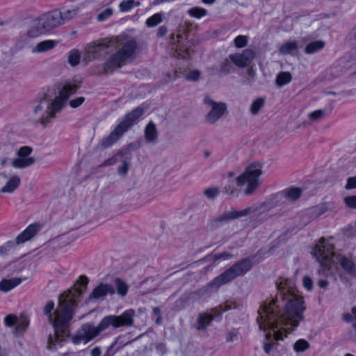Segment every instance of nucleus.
Returning a JSON list of instances; mask_svg holds the SVG:
<instances>
[{"instance_id": "f03ea898", "label": "nucleus", "mask_w": 356, "mask_h": 356, "mask_svg": "<svg viewBox=\"0 0 356 356\" xmlns=\"http://www.w3.org/2000/svg\"><path fill=\"white\" fill-rule=\"evenodd\" d=\"M88 283L87 277L81 275L71 289L59 296L56 309L53 301H49L44 306L43 313L54 327L56 341L61 342L70 335L68 327L77 307L76 299L84 293Z\"/></svg>"}, {"instance_id": "8fccbe9b", "label": "nucleus", "mask_w": 356, "mask_h": 356, "mask_svg": "<svg viewBox=\"0 0 356 356\" xmlns=\"http://www.w3.org/2000/svg\"><path fill=\"white\" fill-rule=\"evenodd\" d=\"M200 76V72L197 70H191L188 74H186V79L191 81H197L199 80Z\"/></svg>"}, {"instance_id": "473e14b6", "label": "nucleus", "mask_w": 356, "mask_h": 356, "mask_svg": "<svg viewBox=\"0 0 356 356\" xmlns=\"http://www.w3.org/2000/svg\"><path fill=\"white\" fill-rule=\"evenodd\" d=\"M162 22V14L157 13L148 17L146 20V25L148 27H155Z\"/></svg>"}, {"instance_id": "aec40b11", "label": "nucleus", "mask_w": 356, "mask_h": 356, "mask_svg": "<svg viewBox=\"0 0 356 356\" xmlns=\"http://www.w3.org/2000/svg\"><path fill=\"white\" fill-rule=\"evenodd\" d=\"M119 162L122 164L118 166V172L120 175L124 176L131 165V154L130 152L123 153Z\"/></svg>"}, {"instance_id": "7ed1b4c3", "label": "nucleus", "mask_w": 356, "mask_h": 356, "mask_svg": "<svg viewBox=\"0 0 356 356\" xmlns=\"http://www.w3.org/2000/svg\"><path fill=\"white\" fill-rule=\"evenodd\" d=\"M120 46L122 48L113 54L104 63V73H112L124 65L134 54V40L127 33H123L118 36L104 38L89 44L85 49V56L88 61L93 60L99 58L102 52L108 54Z\"/></svg>"}, {"instance_id": "f8f14e48", "label": "nucleus", "mask_w": 356, "mask_h": 356, "mask_svg": "<svg viewBox=\"0 0 356 356\" xmlns=\"http://www.w3.org/2000/svg\"><path fill=\"white\" fill-rule=\"evenodd\" d=\"M204 102L211 106V111L205 117L206 121L209 124L216 122L227 111V105L224 102H216L209 97H206Z\"/></svg>"}, {"instance_id": "6ab92c4d", "label": "nucleus", "mask_w": 356, "mask_h": 356, "mask_svg": "<svg viewBox=\"0 0 356 356\" xmlns=\"http://www.w3.org/2000/svg\"><path fill=\"white\" fill-rule=\"evenodd\" d=\"M43 22H44L41 17L34 20L28 31L29 35L30 37L35 38L45 33L46 31H48V30L46 29V26Z\"/></svg>"}, {"instance_id": "338daca9", "label": "nucleus", "mask_w": 356, "mask_h": 356, "mask_svg": "<svg viewBox=\"0 0 356 356\" xmlns=\"http://www.w3.org/2000/svg\"><path fill=\"white\" fill-rule=\"evenodd\" d=\"M7 161H8V158H3L1 161V164L2 165H6V163H7Z\"/></svg>"}, {"instance_id": "e2e57ef3", "label": "nucleus", "mask_w": 356, "mask_h": 356, "mask_svg": "<svg viewBox=\"0 0 356 356\" xmlns=\"http://www.w3.org/2000/svg\"><path fill=\"white\" fill-rule=\"evenodd\" d=\"M167 31H168V29H167L166 26H161L159 27V29L158 30V35L163 36V35H165Z\"/></svg>"}, {"instance_id": "1a4fd4ad", "label": "nucleus", "mask_w": 356, "mask_h": 356, "mask_svg": "<svg viewBox=\"0 0 356 356\" xmlns=\"http://www.w3.org/2000/svg\"><path fill=\"white\" fill-rule=\"evenodd\" d=\"M134 124V111L127 113L124 120L106 137L102 139L100 145L107 148L116 143Z\"/></svg>"}, {"instance_id": "09e8293b", "label": "nucleus", "mask_w": 356, "mask_h": 356, "mask_svg": "<svg viewBox=\"0 0 356 356\" xmlns=\"http://www.w3.org/2000/svg\"><path fill=\"white\" fill-rule=\"evenodd\" d=\"M204 193L208 198L213 199L219 195L220 191L218 188H209L204 191Z\"/></svg>"}, {"instance_id": "c85d7f7f", "label": "nucleus", "mask_w": 356, "mask_h": 356, "mask_svg": "<svg viewBox=\"0 0 356 356\" xmlns=\"http://www.w3.org/2000/svg\"><path fill=\"white\" fill-rule=\"evenodd\" d=\"M291 74L288 72H280L276 77V84L279 87L289 83L291 81Z\"/></svg>"}, {"instance_id": "b1692460", "label": "nucleus", "mask_w": 356, "mask_h": 356, "mask_svg": "<svg viewBox=\"0 0 356 356\" xmlns=\"http://www.w3.org/2000/svg\"><path fill=\"white\" fill-rule=\"evenodd\" d=\"M21 182L20 178L17 176H13L1 189V193H13L19 186Z\"/></svg>"}, {"instance_id": "58836bf2", "label": "nucleus", "mask_w": 356, "mask_h": 356, "mask_svg": "<svg viewBox=\"0 0 356 356\" xmlns=\"http://www.w3.org/2000/svg\"><path fill=\"white\" fill-rule=\"evenodd\" d=\"M80 54L77 50H72L68 56V62L72 66H76L79 63Z\"/></svg>"}, {"instance_id": "603ef678", "label": "nucleus", "mask_w": 356, "mask_h": 356, "mask_svg": "<svg viewBox=\"0 0 356 356\" xmlns=\"http://www.w3.org/2000/svg\"><path fill=\"white\" fill-rule=\"evenodd\" d=\"M344 202L347 207L351 209H356V195L346 197Z\"/></svg>"}, {"instance_id": "f3484780", "label": "nucleus", "mask_w": 356, "mask_h": 356, "mask_svg": "<svg viewBox=\"0 0 356 356\" xmlns=\"http://www.w3.org/2000/svg\"><path fill=\"white\" fill-rule=\"evenodd\" d=\"M302 192V191L300 188L290 187L276 193L275 197L280 200L285 198L290 201H296L301 196Z\"/></svg>"}, {"instance_id": "0e129e2a", "label": "nucleus", "mask_w": 356, "mask_h": 356, "mask_svg": "<svg viewBox=\"0 0 356 356\" xmlns=\"http://www.w3.org/2000/svg\"><path fill=\"white\" fill-rule=\"evenodd\" d=\"M153 314L156 316H161V310L159 307H154L153 308Z\"/></svg>"}, {"instance_id": "3c124183", "label": "nucleus", "mask_w": 356, "mask_h": 356, "mask_svg": "<svg viewBox=\"0 0 356 356\" xmlns=\"http://www.w3.org/2000/svg\"><path fill=\"white\" fill-rule=\"evenodd\" d=\"M238 330L236 329H232L228 332L226 334L225 339L227 342H233L238 339Z\"/></svg>"}, {"instance_id": "864d4df0", "label": "nucleus", "mask_w": 356, "mask_h": 356, "mask_svg": "<svg viewBox=\"0 0 356 356\" xmlns=\"http://www.w3.org/2000/svg\"><path fill=\"white\" fill-rule=\"evenodd\" d=\"M324 111L321 109L316 110L309 114V118L312 120H317L323 117Z\"/></svg>"}, {"instance_id": "f257e3e1", "label": "nucleus", "mask_w": 356, "mask_h": 356, "mask_svg": "<svg viewBox=\"0 0 356 356\" xmlns=\"http://www.w3.org/2000/svg\"><path fill=\"white\" fill-rule=\"evenodd\" d=\"M277 294L260 306L257 322L260 330L266 333V339L273 335L277 341L283 340L295 330L304 318L306 310L303 297L296 294L294 282L280 277L276 283Z\"/></svg>"}, {"instance_id": "412c9836", "label": "nucleus", "mask_w": 356, "mask_h": 356, "mask_svg": "<svg viewBox=\"0 0 356 356\" xmlns=\"http://www.w3.org/2000/svg\"><path fill=\"white\" fill-rule=\"evenodd\" d=\"M22 282V279L19 277H13L11 279H3L0 282V291L8 292Z\"/></svg>"}, {"instance_id": "f704fd0d", "label": "nucleus", "mask_w": 356, "mask_h": 356, "mask_svg": "<svg viewBox=\"0 0 356 356\" xmlns=\"http://www.w3.org/2000/svg\"><path fill=\"white\" fill-rule=\"evenodd\" d=\"M310 347V345L307 341L303 339H298L294 344H293V350L296 353H302L305 350L309 349Z\"/></svg>"}, {"instance_id": "ddd939ff", "label": "nucleus", "mask_w": 356, "mask_h": 356, "mask_svg": "<svg viewBox=\"0 0 356 356\" xmlns=\"http://www.w3.org/2000/svg\"><path fill=\"white\" fill-rule=\"evenodd\" d=\"M222 318V312L213 308L210 312L200 313L197 317V329L205 330L213 321H220Z\"/></svg>"}, {"instance_id": "4468645a", "label": "nucleus", "mask_w": 356, "mask_h": 356, "mask_svg": "<svg viewBox=\"0 0 356 356\" xmlns=\"http://www.w3.org/2000/svg\"><path fill=\"white\" fill-rule=\"evenodd\" d=\"M255 54L252 49H245L241 53H235L229 55L231 61L238 67H248L254 58Z\"/></svg>"}, {"instance_id": "cd10ccee", "label": "nucleus", "mask_w": 356, "mask_h": 356, "mask_svg": "<svg viewBox=\"0 0 356 356\" xmlns=\"http://www.w3.org/2000/svg\"><path fill=\"white\" fill-rule=\"evenodd\" d=\"M325 47V42L322 40H316L314 42H309L307 44L305 51L307 54H312L317 52Z\"/></svg>"}, {"instance_id": "a19ab883", "label": "nucleus", "mask_w": 356, "mask_h": 356, "mask_svg": "<svg viewBox=\"0 0 356 356\" xmlns=\"http://www.w3.org/2000/svg\"><path fill=\"white\" fill-rule=\"evenodd\" d=\"M344 234L348 238L356 237V220L348 225L345 229Z\"/></svg>"}, {"instance_id": "20e7f679", "label": "nucleus", "mask_w": 356, "mask_h": 356, "mask_svg": "<svg viewBox=\"0 0 356 356\" xmlns=\"http://www.w3.org/2000/svg\"><path fill=\"white\" fill-rule=\"evenodd\" d=\"M133 316L134 310L129 309L120 316L109 315L105 316L97 326H94L90 323H84L79 329L76 334L72 337V342L74 344H79L81 342L87 343L110 326L115 328L130 326L133 323Z\"/></svg>"}, {"instance_id": "6e6552de", "label": "nucleus", "mask_w": 356, "mask_h": 356, "mask_svg": "<svg viewBox=\"0 0 356 356\" xmlns=\"http://www.w3.org/2000/svg\"><path fill=\"white\" fill-rule=\"evenodd\" d=\"M262 174L261 167L257 163H252L247 167L245 172L236 179L238 187H242L247 184L244 190L245 195H251L259 185V179Z\"/></svg>"}, {"instance_id": "5fc2aeb1", "label": "nucleus", "mask_w": 356, "mask_h": 356, "mask_svg": "<svg viewBox=\"0 0 356 356\" xmlns=\"http://www.w3.org/2000/svg\"><path fill=\"white\" fill-rule=\"evenodd\" d=\"M346 190H351L356 188V175L350 177L347 179V183L345 186Z\"/></svg>"}, {"instance_id": "680f3d73", "label": "nucleus", "mask_w": 356, "mask_h": 356, "mask_svg": "<svg viewBox=\"0 0 356 356\" xmlns=\"http://www.w3.org/2000/svg\"><path fill=\"white\" fill-rule=\"evenodd\" d=\"M91 356H101L102 350L99 347H95L91 350Z\"/></svg>"}, {"instance_id": "4d7b16f0", "label": "nucleus", "mask_w": 356, "mask_h": 356, "mask_svg": "<svg viewBox=\"0 0 356 356\" xmlns=\"http://www.w3.org/2000/svg\"><path fill=\"white\" fill-rule=\"evenodd\" d=\"M275 343L274 342H264V350L266 354H270L273 349L274 348Z\"/></svg>"}, {"instance_id": "4c0bfd02", "label": "nucleus", "mask_w": 356, "mask_h": 356, "mask_svg": "<svg viewBox=\"0 0 356 356\" xmlns=\"http://www.w3.org/2000/svg\"><path fill=\"white\" fill-rule=\"evenodd\" d=\"M33 149L29 146L21 147L17 152V158L22 159H28L31 156L30 154L32 153Z\"/></svg>"}, {"instance_id": "a211bd4d", "label": "nucleus", "mask_w": 356, "mask_h": 356, "mask_svg": "<svg viewBox=\"0 0 356 356\" xmlns=\"http://www.w3.org/2000/svg\"><path fill=\"white\" fill-rule=\"evenodd\" d=\"M114 293L115 289L111 285L108 284H100L95 288L92 292L90 294L88 300H91L92 299H99L104 298L107 294L113 295Z\"/></svg>"}, {"instance_id": "052dcab7", "label": "nucleus", "mask_w": 356, "mask_h": 356, "mask_svg": "<svg viewBox=\"0 0 356 356\" xmlns=\"http://www.w3.org/2000/svg\"><path fill=\"white\" fill-rule=\"evenodd\" d=\"M342 318H343V320L346 323H350L353 320V316L350 313L343 314Z\"/></svg>"}, {"instance_id": "c9c22d12", "label": "nucleus", "mask_w": 356, "mask_h": 356, "mask_svg": "<svg viewBox=\"0 0 356 356\" xmlns=\"http://www.w3.org/2000/svg\"><path fill=\"white\" fill-rule=\"evenodd\" d=\"M114 284L117 289L118 293L122 296H124L128 290V286L126 283L120 278H116L114 280Z\"/></svg>"}, {"instance_id": "2f4dec72", "label": "nucleus", "mask_w": 356, "mask_h": 356, "mask_svg": "<svg viewBox=\"0 0 356 356\" xmlns=\"http://www.w3.org/2000/svg\"><path fill=\"white\" fill-rule=\"evenodd\" d=\"M78 10V8H75L72 9L63 8V10H59L61 14L63 24L72 19L77 14Z\"/></svg>"}, {"instance_id": "bf43d9fd", "label": "nucleus", "mask_w": 356, "mask_h": 356, "mask_svg": "<svg viewBox=\"0 0 356 356\" xmlns=\"http://www.w3.org/2000/svg\"><path fill=\"white\" fill-rule=\"evenodd\" d=\"M329 284V282L326 279H321L318 281V285L320 288L325 289Z\"/></svg>"}, {"instance_id": "5701e85b", "label": "nucleus", "mask_w": 356, "mask_h": 356, "mask_svg": "<svg viewBox=\"0 0 356 356\" xmlns=\"http://www.w3.org/2000/svg\"><path fill=\"white\" fill-rule=\"evenodd\" d=\"M233 63L228 58H225L224 60L221 61L218 65L216 66L215 68L216 71L222 75L229 74L233 72H234L235 68L233 66Z\"/></svg>"}, {"instance_id": "a878e982", "label": "nucleus", "mask_w": 356, "mask_h": 356, "mask_svg": "<svg viewBox=\"0 0 356 356\" xmlns=\"http://www.w3.org/2000/svg\"><path fill=\"white\" fill-rule=\"evenodd\" d=\"M35 162L34 157H30L28 159H22L19 158H15L12 162V166L17 169H24L28 168Z\"/></svg>"}, {"instance_id": "7c9ffc66", "label": "nucleus", "mask_w": 356, "mask_h": 356, "mask_svg": "<svg viewBox=\"0 0 356 356\" xmlns=\"http://www.w3.org/2000/svg\"><path fill=\"white\" fill-rule=\"evenodd\" d=\"M29 325V320L26 317L21 316L19 318H17V323H16L14 327V333L19 334L26 330Z\"/></svg>"}, {"instance_id": "39448f33", "label": "nucleus", "mask_w": 356, "mask_h": 356, "mask_svg": "<svg viewBox=\"0 0 356 356\" xmlns=\"http://www.w3.org/2000/svg\"><path fill=\"white\" fill-rule=\"evenodd\" d=\"M79 87L80 86L76 83L66 81L60 89L58 97H56L55 99L51 102L47 99L46 95H44L43 97L38 100V104L35 106L33 109V113L38 114L45 108L44 113H42L38 120V122L44 127H47L48 124L51 123L56 118V113L60 112L62 110L69 97L75 94Z\"/></svg>"}, {"instance_id": "6e6d98bb", "label": "nucleus", "mask_w": 356, "mask_h": 356, "mask_svg": "<svg viewBox=\"0 0 356 356\" xmlns=\"http://www.w3.org/2000/svg\"><path fill=\"white\" fill-rule=\"evenodd\" d=\"M84 101L85 98L83 97H79L70 101L69 104L72 108H75L81 106L84 102Z\"/></svg>"}, {"instance_id": "72a5a7b5", "label": "nucleus", "mask_w": 356, "mask_h": 356, "mask_svg": "<svg viewBox=\"0 0 356 356\" xmlns=\"http://www.w3.org/2000/svg\"><path fill=\"white\" fill-rule=\"evenodd\" d=\"M265 99L262 97L256 99L250 106V112L253 115H256L259 113L261 108L264 106Z\"/></svg>"}, {"instance_id": "9b49d317", "label": "nucleus", "mask_w": 356, "mask_h": 356, "mask_svg": "<svg viewBox=\"0 0 356 356\" xmlns=\"http://www.w3.org/2000/svg\"><path fill=\"white\" fill-rule=\"evenodd\" d=\"M40 226L38 224H31L20 233L14 241H9L0 246V256L8 254V252L14 248L16 245L24 243L32 238L39 231Z\"/></svg>"}, {"instance_id": "393cba45", "label": "nucleus", "mask_w": 356, "mask_h": 356, "mask_svg": "<svg viewBox=\"0 0 356 356\" xmlns=\"http://www.w3.org/2000/svg\"><path fill=\"white\" fill-rule=\"evenodd\" d=\"M145 137L146 141L149 143L155 142L158 137V132L156 125L154 122H149L145 129Z\"/></svg>"}, {"instance_id": "37998d69", "label": "nucleus", "mask_w": 356, "mask_h": 356, "mask_svg": "<svg viewBox=\"0 0 356 356\" xmlns=\"http://www.w3.org/2000/svg\"><path fill=\"white\" fill-rule=\"evenodd\" d=\"M113 13V11L111 8H107L97 15V19L99 22H104L110 17Z\"/></svg>"}, {"instance_id": "774afa93", "label": "nucleus", "mask_w": 356, "mask_h": 356, "mask_svg": "<svg viewBox=\"0 0 356 356\" xmlns=\"http://www.w3.org/2000/svg\"><path fill=\"white\" fill-rule=\"evenodd\" d=\"M0 356H6V351L0 346Z\"/></svg>"}, {"instance_id": "e433bc0d", "label": "nucleus", "mask_w": 356, "mask_h": 356, "mask_svg": "<svg viewBox=\"0 0 356 356\" xmlns=\"http://www.w3.org/2000/svg\"><path fill=\"white\" fill-rule=\"evenodd\" d=\"M232 257V254L227 252H223L221 253H215L212 254L209 256V260L212 261L213 263H216V261L219 260H228Z\"/></svg>"}, {"instance_id": "9d476101", "label": "nucleus", "mask_w": 356, "mask_h": 356, "mask_svg": "<svg viewBox=\"0 0 356 356\" xmlns=\"http://www.w3.org/2000/svg\"><path fill=\"white\" fill-rule=\"evenodd\" d=\"M253 211L254 209L252 207H247L245 209L241 211L232 210L226 211L220 216L209 220L208 222V226L211 229H216L226 225L230 220L247 216L251 214Z\"/></svg>"}, {"instance_id": "dca6fc26", "label": "nucleus", "mask_w": 356, "mask_h": 356, "mask_svg": "<svg viewBox=\"0 0 356 356\" xmlns=\"http://www.w3.org/2000/svg\"><path fill=\"white\" fill-rule=\"evenodd\" d=\"M41 17L48 31L63 24L61 14L58 10L47 13Z\"/></svg>"}, {"instance_id": "bb28decb", "label": "nucleus", "mask_w": 356, "mask_h": 356, "mask_svg": "<svg viewBox=\"0 0 356 356\" xmlns=\"http://www.w3.org/2000/svg\"><path fill=\"white\" fill-rule=\"evenodd\" d=\"M298 48V47L296 42L288 41L281 44L278 49L279 53L281 55H287L291 54H292V52L297 51Z\"/></svg>"}, {"instance_id": "2eb2a0df", "label": "nucleus", "mask_w": 356, "mask_h": 356, "mask_svg": "<svg viewBox=\"0 0 356 356\" xmlns=\"http://www.w3.org/2000/svg\"><path fill=\"white\" fill-rule=\"evenodd\" d=\"M330 209V203L323 202L312 207L307 209L304 211V218H307V222L317 218L324 214Z\"/></svg>"}, {"instance_id": "a18cd8bd", "label": "nucleus", "mask_w": 356, "mask_h": 356, "mask_svg": "<svg viewBox=\"0 0 356 356\" xmlns=\"http://www.w3.org/2000/svg\"><path fill=\"white\" fill-rule=\"evenodd\" d=\"M5 325L8 327H15L17 323V317L15 315L10 314L4 318Z\"/></svg>"}, {"instance_id": "ea45409f", "label": "nucleus", "mask_w": 356, "mask_h": 356, "mask_svg": "<svg viewBox=\"0 0 356 356\" xmlns=\"http://www.w3.org/2000/svg\"><path fill=\"white\" fill-rule=\"evenodd\" d=\"M222 192L225 194L237 197L238 195V190L235 187L234 183H229L225 186Z\"/></svg>"}, {"instance_id": "49530a36", "label": "nucleus", "mask_w": 356, "mask_h": 356, "mask_svg": "<svg viewBox=\"0 0 356 356\" xmlns=\"http://www.w3.org/2000/svg\"><path fill=\"white\" fill-rule=\"evenodd\" d=\"M122 154H123V153H119V154L113 156V157L108 159L107 160H106L104 162L102 165H104V166L112 165L119 162L120 160H121V157H122Z\"/></svg>"}, {"instance_id": "13d9d810", "label": "nucleus", "mask_w": 356, "mask_h": 356, "mask_svg": "<svg viewBox=\"0 0 356 356\" xmlns=\"http://www.w3.org/2000/svg\"><path fill=\"white\" fill-rule=\"evenodd\" d=\"M145 113L144 104L135 108V121L143 116Z\"/></svg>"}, {"instance_id": "423d86ee", "label": "nucleus", "mask_w": 356, "mask_h": 356, "mask_svg": "<svg viewBox=\"0 0 356 356\" xmlns=\"http://www.w3.org/2000/svg\"><path fill=\"white\" fill-rule=\"evenodd\" d=\"M312 254L323 267H329L334 262V258L339 261L341 267L349 275H356V266L353 261L344 255H336L334 245L330 239L321 238L312 251Z\"/></svg>"}, {"instance_id": "69168bd1", "label": "nucleus", "mask_w": 356, "mask_h": 356, "mask_svg": "<svg viewBox=\"0 0 356 356\" xmlns=\"http://www.w3.org/2000/svg\"><path fill=\"white\" fill-rule=\"evenodd\" d=\"M206 4H212L216 0H202Z\"/></svg>"}, {"instance_id": "79ce46f5", "label": "nucleus", "mask_w": 356, "mask_h": 356, "mask_svg": "<svg viewBox=\"0 0 356 356\" xmlns=\"http://www.w3.org/2000/svg\"><path fill=\"white\" fill-rule=\"evenodd\" d=\"M234 42L237 48L245 47L248 44V37L246 35H239L234 38Z\"/></svg>"}, {"instance_id": "de8ad7c7", "label": "nucleus", "mask_w": 356, "mask_h": 356, "mask_svg": "<svg viewBox=\"0 0 356 356\" xmlns=\"http://www.w3.org/2000/svg\"><path fill=\"white\" fill-rule=\"evenodd\" d=\"M302 284L304 288L308 291H312L314 288L313 280L308 275H305L302 277Z\"/></svg>"}, {"instance_id": "0eeeda50", "label": "nucleus", "mask_w": 356, "mask_h": 356, "mask_svg": "<svg viewBox=\"0 0 356 356\" xmlns=\"http://www.w3.org/2000/svg\"><path fill=\"white\" fill-rule=\"evenodd\" d=\"M252 268V261L250 258L242 259L234 264L222 273L216 277L211 285L219 287L233 280L237 277L244 275Z\"/></svg>"}, {"instance_id": "c03bdc74", "label": "nucleus", "mask_w": 356, "mask_h": 356, "mask_svg": "<svg viewBox=\"0 0 356 356\" xmlns=\"http://www.w3.org/2000/svg\"><path fill=\"white\" fill-rule=\"evenodd\" d=\"M119 7L121 12H127L134 7V0H123L120 2Z\"/></svg>"}, {"instance_id": "c756f323", "label": "nucleus", "mask_w": 356, "mask_h": 356, "mask_svg": "<svg viewBox=\"0 0 356 356\" xmlns=\"http://www.w3.org/2000/svg\"><path fill=\"white\" fill-rule=\"evenodd\" d=\"M188 14L190 17H194L196 19H201L202 17L207 15V10L205 8L195 6L190 8L188 10Z\"/></svg>"}, {"instance_id": "4be33fe9", "label": "nucleus", "mask_w": 356, "mask_h": 356, "mask_svg": "<svg viewBox=\"0 0 356 356\" xmlns=\"http://www.w3.org/2000/svg\"><path fill=\"white\" fill-rule=\"evenodd\" d=\"M58 43L56 40H47L38 42L32 50L33 53H43L53 49Z\"/></svg>"}]
</instances>
